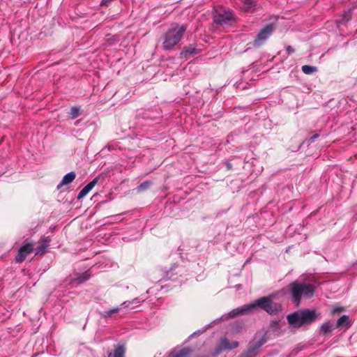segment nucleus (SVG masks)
I'll return each instance as SVG.
<instances>
[{
  "instance_id": "f257e3e1",
  "label": "nucleus",
  "mask_w": 357,
  "mask_h": 357,
  "mask_svg": "<svg viewBox=\"0 0 357 357\" xmlns=\"http://www.w3.org/2000/svg\"><path fill=\"white\" fill-rule=\"evenodd\" d=\"M185 30V25H176L170 28L164 36L163 48L165 50H172L181 40Z\"/></svg>"
},
{
  "instance_id": "f03ea898",
  "label": "nucleus",
  "mask_w": 357,
  "mask_h": 357,
  "mask_svg": "<svg viewBox=\"0 0 357 357\" xmlns=\"http://www.w3.org/2000/svg\"><path fill=\"white\" fill-rule=\"evenodd\" d=\"M291 291L294 302L298 306L302 296L312 297L314 292V287L310 284H303L294 282L290 284Z\"/></svg>"
},
{
  "instance_id": "7ed1b4c3",
  "label": "nucleus",
  "mask_w": 357,
  "mask_h": 357,
  "mask_svg": "<svg viewBox=\"0 0 357 357\" xmlns=\"http://www.w3.org/2000/svg\"><path fill=\"white\" fill-rule=\"evenodd\" d=\"M275 297V296L271 295L255 301L252 303L253 309L256 307H259L271 314L278 312L281 310V305L279 303L274 301Z\"/></svg>"
},
{
  "instance_id": "20e7f679",
  "label": "nucleus",
  "mask_w": 357,
  "mask_h": 357,
  "mask_svg": "<svg viewBox=\"0 0 357 357\" xmlns=\"http://www.w3.org/2000/svg\"><path fill=\"white\" fill-rule=\"evenodd\" d=\"M234 20V13L230 10L218 8L213 16L214 22L220 25H227Z\"/></svg>"
},
{
  "instance_id": "39448f33",
  "label": "nucleus",
  "mask_w": 357,
  "mask_h": 357,
  "mask_svg": "<svg viewBox=\"0 0 357 357\" xmlns=\"http://www.w3.org/2000/svg\"><path fill=\"white\" fill-rule=\"evenodd\" d=\"M275 26L273 24H267L265 27L261 29L257 35L253 45L259 47L262 45L264 42L271 36L275 30Z\"/></svg>"
},
{
  "instance_id": "423d86ee",
  "label": "nucleus",
  "mask_w": 357,
  "mask_h": 357,
  "mask_svg": "<svg viewBox=\"0 0 357 357\" xmlns=\"http://www.w3.org/2000/svg\"><path fill=\"white\" fill-rule=\"evenodd\" d=\"M253 310V305H252V303L245 305L241 307H238L236 309H234L230 312H229L227 314L223 315L221 317V320H226L229 318H234L235 317L245 314L248 312H251Z\"/></svg>"
},
{
  "instance_id": "0eeeda50",
  "label": "nucleus",
  "mask_w": 357,
  "mask_h": 357,
  "mask_svg": "<svg viewBox=\"0 0 357 357\" xmlns=\"http://www.w3.org/2000/svg\"><path fill=\"white\" fill-rule=\"evenodd\" d=\"M33 250V244L26 243L22 246L18 251L17 255L15 256V260L17 262L23 261L26 257L32 252Z\"/></svg>"
},
{
  "instance_id": "6e6552de",
  "label": "nucleus",
  "mask_w": 357,
  "mask_h": 357,
  "mask_svg": "<svg viewBox=\"0 0 357 357\" xmlns=\"http://www.w3.org/2000/svg\"><path fill=\"white\" fill-rule=\"evenodd\" d=\"M287 320L289 324L294 327L298 328L304 324L301 311L295 312L293 314L288 315Z\"/></svg>"
},
{
  "instance_id": "1a4fd4ad",
  "label": "nucleus",
  "mask_w": 357,
  "mask_h": 357,
  "mask_svg": "<svg viewBox=\"0 0 357 357\" xmlns=\"http://www.w3.org/2000/svg\"><path fill=\"white\" fill-rule=\"evenodd\" d=\"M303 324H310L316 319V312L314 310H305L301 311Z\"/></svg>"
},
{
  "instance_id": "9d476101",
  "label": "nucleus",
  "mask_w": 357,
  "mask_h": 357,
  "mask_svg": "<svg viewBox=\"0 0 357 357\" xmlns=\"http://www.w3.org/2000/svg\"><path fill=\"white\" fill-rule=\"evenodd\" d=\"M238 346V342L237 341H234L232 342H229L227 338H222L220 340V348L218 350V352H220L222 350L225 349H233Z\"/></svg>"
},
{
  "instance_id": "9b49d317",
  "label": "nucleus",
  "mask_w": 357,
  "mask_h": 357,
  "mask_svg": "<svg viewBox=\"0 0 357 357\" xmlns=\"http://www.w3.org/2000/svg\"><path fill=\"white\" fill-rule=\"evenodd\" d=\"M50 239L42 238L39 243L38 246L36 248V255H42L45 253L46 250L49 247Z\"/></svg>"
},
{
  "instance_id": "f8f14e48",
  "label": "nucleus",
  "mask_w": 357,
  "mask_h": 357,
  "mask_svg": "<svg viewBox=\"0 0 357 357\" xmlns=\"http://www.w3.org/2000/svg\"><path fill=\"white\" fill-rule=\"evenodd\" d=\"M240 7L244 12H253L255 10L256 3L255 0H242Z\"/></svg>"
},
{
  "instance_id": "ddd939ff",
  "label": "nucleus",
  "mask_w": 357,
  "mask_h": 357,
  "mask_svg": "<svg viewBox=\"0 0 357 357\" xmlns=\"http://www.w3.org/2000/svg\"><path fill=\"white\" fill-rule=\"evenodd\" d=\"M90 278V274L88 271L78 274L75 278H73L71 283L73 284H79L88 280Z\"/></svg>"
},
{
  "instance_id": "4468645a",
  "label": "nucleus",
  "mask_w": 357,
  "mask_h": 357,
  "mask_svg": "<svg viewBox=\"0 0 357 357\" xmlns=\"http://www.w3.org/2000/svg\"><path fill=\"white\" fill-rule=\"evenodd\" d=\"M75 174L73 172H71L67 174H66L63 178L61 182L58 185L57 188H61V186L64 185L69 184L73 181V180L75 178Z\"/></svg>"
},
{
  "instance_id": "2eb2a0df",
  "label": "nucleus",
  "mask_w": 357,
  "mask_h": 357,
  "mask_svg": "<svg viewBox=\"0 0 357 357\" xmlns=\"http://www.w3.org/2000/svg\"><path fill=\"white\" fill-rule=\"evenodd\" d=\"M191 353L188 348H184L177 352L172 353V357H187Z\"/></svg>"
},
{
  "instance_id": "dca6fc26",
  "label": "nucleus",
  "mask_w": 357,
  "mask_h": 357,
  "mask_svg": "<svg viewBox=\"0 0 357 357\" xmlns=\"http://www.w3.org/2000/svg\"><path fill=\"white\" fill-rule=\"evenodd\" d=\"M198 53V50L193 47H188L185 50L182 51L181 55L184 57H188L191 55H195Z\"/></svg>"
},
{
  "instance_id": "f3484780",
  "label": "nucleus",
  "mask_w": 357,
  "mask_h": 357,
  "mask_svg": "<svg viewBox=\"0 0 357 357\" xmlns=\"http://www.w3.org/2000/svg\"><path fill=\"white\" fill-rule=\"evenodd\" d=\"M121 310V307H116L114 308H112L111 310L105 311L102 313H100L101 317L103 318H109L112 317L113 314L118 313Z\"/></svg>"
},
{
  "instance_id": "a211bd4d",
  "label": "nucleus",
  "mask_w": 357,
  "mask_h": 357,
  "mask_svg": "<svg viewBox=\"0 0 357 357\" xmlns=\"http://www.w3.org/2000/svg\"><path fill=\"white\" fill-rule=\"evenodd\" d=\"M125 349L123 346H118L112 355V357H124Z\"/></svg>"
},
{
  "instance_id": "6ab92c4d",
  "label": "nucleus",
  "mask_w": 357,
  "mask_h": 357,
  "mask_svg": "<svg viewBox=\"0 0 357 357\" xmlns=\"http://www.w3.org/2000/svg\"><path fill=\"white\" fill-rule=\"evenodd\" d=\"M349 325V317L346 315H343L341 317H340L337 321V327H342L344 326H348Z\"/></svg>"
},
{
  "instance_id": "aec40b11",
  "label": "nucleus",
  "mask_w": 357,
  "mask_h": 357,
  "mask_svg": "<svg viewBox=\"0 0 357 357\" xmlns=\"http://www.w3.org/2000/svg\"><path fill=\"white\" fill-rule=\"evenodd\" d=\"M317 70V68L312 66L305 65L302 66V71L306 75H310Z\"/></svg>"
},
{
  "instance_id": "412c9836",
  "label": "nucleus",
  "mask_w": 357,
  "mask_h": 357,
  "mask_svg": "<svg viewBox=\"0 0 357 357\" xmlns=\"http://www.w3.org/2000/svg\"><path fill=\"white\" fill-rule=\"evenodd\" d=\"M332 331V325L329 322H326L323 324L321 326V331L324 334H326L328 333L331 332Z\"/></svg>"
},
{
  "instance_id": "4be33fe9",
  "label": "nucleus",
  "mask_w": 357,
  "mask_h": 357,
  "mask_svg": "<svg viewBox=\"0 0 357 357\" xmlns=\"http://www.w3.org/2000/svg\"><path fill=\"white\" fill-rule=\"evenodd\" d=\"M79 114V109L77 107H73L70 109V116L71 119H76Z\"/></svg>"
},
{
  "instance_id": "5701e85b",
  "label": "nucleus",
  "mask_w": 357,
  "mask_h": 357,
  "mask_svg": "<svg viewBox=\"0 0 357 357\" xmlns=\"http://www.w3.org/2000/svg\"><path fill=\"white\" fill-rule=\"evenodd\" d=\"M99 181V176L93 178L91 182H89L86 185V188L89 190V192L94 188V186L98 183Z\"/></svg>"
},
{
  "instance_id": "b1692460",
  "label": "nucleus",
  "mask_w": 357,
  "mask_h": 357,
  "mask_svg": "<svg viewBox=\"0 0 357 357\" xmlns=\"http://www.w3.org/2000/svg\"><path fill=\"white\" fill-rule=\"evenodd\" d=\"M99 181V176L93 178L91 182H89L86 185V188L89 190V192L94 188V186L98 183Z\"/></svg>"
},
{
  "instance_id": "393cba45",
  "label": "nucleus",
  "mask_w": 357,
  "mask_h": 357,
  "mask_svg": "<svg viewBox=\"0 0 357 357\" xmlns=\"http://www.w3.org/2000/svg\"><path fill=\"white\" fill-rule=\"evenodd\" d=\"M151 185V183L149 181H145L142 183H141L138 187L139 191H143L146 189H147Z\"/></svg>"
},
{
  "instance_id": "a878e982",
  "label": "nucleus",
  "mask_w": 357,
  "mask_h": 357,
  "mask_svg": "<svg viewBox=\"0 0 357 357\" xmlns=\"http://www.w3.org/2000/svg\"><path fill=\"white\" fill-rule=\"evenodd\" d=\"M89 192V190L86 188L85 186L79 193L77 198L82 199Z\"/></svg>"
},
{
  "instance_id": "bb28decb",
  "label": "nucleus",
  "mask_w": 357,
  "mask_h": 357,
  "mask_svg": "<svg viewBox=\"0 0 357 357\" xmlns=\"http://www.w3.org/2000/svg\"><path fill=\"white\" fill-rule=\"evenodd\" d=\"M133 302H134V301H124L123 303H122L121 304V305H120L119 307H121V309L127 308V307H129V306H130V305Z\"/></svg>"
},
{
  "instance_id": "cd10ccee",
  "label": "nucleus",
  "mask_w": 357,
  "mask_h": 357,
  "mask_svg": "<svg viewBox=\"0 0 357 357\" xmlns=\"http://www.w3.org/2000/svg\"><path fill=\"white\" fill-rule=\"evenodd\" d=\"M287 52L289 54H292L294 52V50L292 47L288 46L287 48Z\"/></svg>"
},
{
  "instance_id": "c85d7f7f",
  "label": "nucleus",
  "mask_w": 357,
  "mask_h": 357,
  "mask_svg": "<svg viewBox=\"0 0 357 357\" xmlns=\"http://www.w3.org/2000/svg\"><path fill=\"white\" fill-rule=\"evenodd\" d=\"M319 137L318 134L314 135L312 137H310V140L311 142H313L315 139H317Z\"/></svg>"
},
{
  "instance_id": "c756f323",
  "label": "nucleus",
  "mask_w": 357,
  "mask_h": 357,
  "mask_svg": "<svg viewBox=\"0 0 357 357\" xmlns=\"http://www.w3.org/2000/svg\"><path fill=\"white\" fill-rule=\"evenodd\" d=\"M342 308H336V309H334V310H333V313L338 312L342 311Z\"/></svg>"
},
{
  "instance_id": "7c9ffc66",
  "label": "nucleus",
  "mask_w": 357,
  "mask_h": 357,
  "mask_svg": "<svg viewBox=\"0 0 357 357\" xmlns=\"http://www.w3.org/2000/svg\"><path fill=\"white\" fill-rule=\"evenodd\" d=\"M263 344V342H260L259 344H257V346L255 348H259Z\"/></svg>"
},
{
  "instance_id": "2f4dec72",
  "label": "nucleus",
  "mask_w": 357,
  "mask_h": 357,
  "mask_svg": "<svg viewBox=\"0 0 357 357\" xmlns=\"http://www.w3.org/2000/svg\"><path fill=\"white\" fill-rule=\"evenodd\" d=\"M349 18H350V16L348 15V17H347V20H349Z\"/></svg>"
}]
</instances>
